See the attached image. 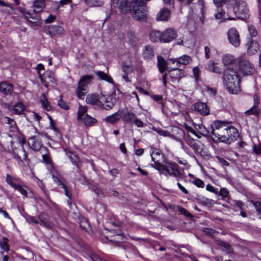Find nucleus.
<instances>
[{
	"mask_svg": "<svg viewBox=\"0 0 261 261\" xmlns=\"http://www.w3.org/2000/svg\"><path fill=\"white\" fill-rule=\"evenodd\" d=\"M14 112L17 114H20L24 110V106L22 103H17L14 107Z\"/></svg>",
	"mask_w": 261,
	"mask_h": 261,
	"instance_id": "43",
	"label": "nucleus"
},
{
	"mask_svg": "<svg viewBox=\"0 0 261 261\" xmlns=\"http://www.w3.org/2000/svg\"><path fill=\"white\" fill-rule=\"evenodd\" d=\"M111 5L118 8L121 13L126 14L129 12L127 0H111Z\"/></svg>",
	"mask_w": 261,
	"mask_h": 261,
	"instance_id": "16",
	"label": "nucleus"
},
{
	"mask_svg": "<svg viewBox=\"0 0 261 261\" xmlns=\"http://www.w3.org/2000/svg\"><path fill=\"white\" fill-rule=\"evenodd\" d=\"M20 12L24 15L29 21L31 27L39 26L42 24L41 17L37 12L31 13L25 9L20 8Z\"/></svg>",
	"mask_w": 261,
	"mask_h": 261,
	"instance_id": "10",
	"label": "nucleus"
},
{
	"mask_svg": "<svg viewBox=\"0 0 261 261\" xmlns=\"http://www.w3.org/2000/svg\"><path fill=\"white\" fill-rule=\"evenodd\" d=\"M172 65V62H170L169 60L168 63H166L163 57H158V66L161 72L163 73L167 69V66H170Z\"/></svg>",
	"mask_w": 261,
	"mask_h": 261,
	"instance_id": "26",
	"label": "nucleus"
},
{
	"mask_svg": "<svg viewBox=\"0 0 261 261\" xmlns=\"http://www.w3.org/2000/svg\"><path fill=\"white\" fill-rule=\"evenodd\" d=\"M206 91L212 96H215L216 93V90L215 89L209 87H206Z\"/></svg>",
	"mask_w": 261,
	"mask_h": 261,
	"instance_id": "57",
	"label": "nucleus"
},
{
	"mask_svg": "<svg viewBox=\"0 0 261 261\" xmlns=\"http://www.w3.org/2000/svg\"><path fill=\"white\" fill-rule=\"evenodd\" d=\"M193 182L198 188H203L204 186L203 181L199 178H196Z\"/></svg>",
	"mask_w": 261,
	"mask_h": 261,
	"instance_id": "52",
	"label": "nucleus"
},
{
	"mask_svg": "<svg viewBox=\"0 0 261 261\" xmlns=\"http://www.w3.org/2000/svg\"><path fill=\"white\" fill-rule=\"evenodd\" d=\"M199 130L198 133L203 136L208 137L211 135L210 131L202 124H198L196 127Z\"/></svg>",
	"mask_w": 261,
	"mask_h": 261,
	"instance_id": "38",
	"label": "nucleus"
},
{
	"mask_svg": "<svg viewBox=\"0 0 261 261\" xmlns=\"http://www.w3.org/2000/svg\"><path fill=\"white\" fill-rule=\"evenodd\" d=\"M212 53V48H211L208 46H207L204 47L205 57L206 59H208L211 57Z\"/></svg>",
	"mask_w": 261,
	"mask_h": 261,
	"instance_id": "46",
	"label": "nucleus"
},
{
	"mask_svg": "<svg viewBox=\"0 0 261 261\" xmlns=\"http://www.w3.org/2000/svg\"><path fill=\"white\" fill-rule=\"evenodd\" d=\"M203 232L207 235H213L215 233V231L214 229L208 228H204Z\"/></svg>",
	"mask_w": 261,
	"mask_h": 261,
	"instance_id": "62",
	"label": "nucleus"
},
{
	"mask_svg": "<svg viewBox=\"0 0 261 261\" xmlns=\"http://www.w3.org/2000/svg\"><path fill=\"white\" fill-rule=\"evenodd\" d=\"M222 63L225 66H228V67H232L233 66L237 67V62L234 57L230 55H225L222 58Z\"/></svg>",
	"mask_w": 261,
	"mask_h": 261,
	"instance_id": "21",
	"label": "nucleus"
},
{
	"mask_svg": "<svg viewBox=\"0 0 261 261\" xmlns=\"http://www.w3.org/2000/svg\"><path fill=\"white\" fill-rule=\"evenodd\" d=\"M248 30H249L250 35L252 37H255L257 35V31H256L255 28L254 26H253V25L249 26Z\"/></svg>",
	"mask_w": 261,
	"mask_h": 261,
	"instance_id": "53",
	"label": "nucleus"
},
{
	"mask_svg": "<svg viewBox=\"0 0 261 261\" xmlns=\"http://www.w3.org/2000/svg\"><path fill=\"white\" fill-rule=\"evenodd\" d=\"M161 36L162 32L158 30H152L149 34V39L153 42H161Z\"/></svg>",
	"mask_w": 261,
	"mask_h": 261,
	"instance_id": "28",
	"label": "nucleus"
},
{
	"mask_svg": "<svg viewBox=\"0 0 261 261\" xmlns=\"http://www.w3.org/2000/svg\"><path fill=\"white\" fill-rule=\"evenodd\" d=\"M13 90V85L7 82L0 83V91L5 95H11Z\"/></svg>",
	"mask_w": 261,
	"mask_h": 261,
	"instance_id": "23",
	"label": "nucleus"
},
{
	"mask_svg": "<svg viewBox=\"0 0 261 261\" xmlns=\"http://www.w3.org/2000/svg\"><path fill=\"white\" fill-rule=\"evenodd\" d=\"M234 16L244 19L249 16V10L247 7L246 3L244 1H239L236 6L233 7Z\"/></svg>",
	"mask_w": 261,
	"mask_h": 261,
	"instance_id": "11",
	"label": "nucleus"
},
{
	"mask_svg": "<svg viewBox=\"0 0 261 261\" xmlns=\"http://www.w3.org/2000/svg\"><path fill=\"white\" fill-rule=\"evenodd\" d=\"M184 127L188 132L193 135H196V132L192 127L188 125L187 124H185Z\"/></svg>",
	"mask_w": 261,
	"mask_h": 261,
	"instance_id": "63",
	"label": "nucleus"
},
{
	"mask_svg": "<svg viewBox=\"0 0 261 261\" xmlns=\"http://www.w3.org/2000/svg\"><path fill=\"white\" fill-rule=\"evenodd\" d=\"M177 37V33L175 29L169 28L162 32L161 43H170Z\"/></svg>",
	"mask_w": 261,
	"mask_h": 261,
	"instance_id": "13",
	"label": "nucleus"
},
{
	"mask_svg": "<svg viewBox=\"0 0 261 261\" xmlns=\"http://www.w3.org/2000/svg\"><path fill=\"white\" fill-rule=\"evenodd\" d=\"M205 68L206 70L214 73L217 74H221L222 73V69L219 67L216 66L215 62L213 61H210Z\"/></svg>",
	"mask_w": 261,
	"mask_h": 261,
	"instance_id": "29",
	"label": "nucleus"
},
{
	"mask_svg": "<svg viewBox=\"0 0 261 261\" xmlns=\"http://www.w3.org/2000/svg\"><path fill=\"white\" fill-rule=\"evenodd\" d=\"M39 77L41 82L47 88L49 83H53L55 81L53 74L50 71H46L43 74L39 73Z\"/></svg>",
	"mask_w": 261,
	"mask_h": 261,
	"instance_id": "20",
	"label": "nucleus"
},
{
	"mask_svg": "<svg viewBox=\"0 0 261 261\" xmlns=\"http://www.w3.org/2000/svg\"><path fill=\"white\" fill-rule=\"evenodd\" d=\"M93 76L91 75H85L81 78L75 90L77 97L79 98L84 99L85 95L88 92V86L91 84Z\"/></svg>",
	"mask_w": 261,
	"mask_h": 261,
	"instance_id": "5",
	"label": "nucleus"
},
{
	"mask_svg": "<svg viewBox=\"0 0 261 261\" xmlns=\"http://www.w3.org/2000/svg\"><path fill=\"white\" fill-rule=\"evenodd\" d=\"M58 105L62 108L65 109V110H67L69 109V107L67 106V105L65 102H64L62 99H60V100H59Z\"/></svg>",
	"mask_w": 261,
	"mask_h": 261,
	"instance_id": "59",
	"label": "nucleus"
},
{
	"mask_svg": "<svg viewBox=\"0 0 261 261\" xmlns=\"http://www.w3.org/2000/svg\"><path fill=\"white\" fill-rule=\"evenodd\" d=\"M121 117V111L117 112L116 113L109 116L106 118L105 120L107 122L114 124L117 122Z\"/></svg>",
	"mask_w": 261,
	"mask_h": 261,
	"instance_id": "33",
	"label": "nucleus"
},
{
	"mask_svg": "<svg viewBox=\"0 0 261 261\" xmlns=\"http://www.w3.org/2000/svg\"><path fill=\"white\" fill-rule=\"evenodd\" d=\"M16 180V178L11 176L9 174H7L6 175V182L10 185L12 188H14L17 184L14 183L13 181Z\"/></svg>",
	"mask_w": 261,
	"mask_h": 261,
	"instance_id": "44",
	"label": "nucleus"
},
{
	"mask_svg": "<svg viewBox=\"0 0 261 261\" xmlns=\"http://www.w3.org/2000/svg\"><path fill=\"white\" fill-rule=\"evenodd\" d=\"M227 38L230 44L234 47H238L240 44V35L234 28L229 29L227 32Z\"/></svg>",
	"mask_w": 261,
	"mask_h": 261,
	"instance_id": "14",
	"label": "nucleus"
},
{
	"mask_svg": "<svg viewBox=\"0 0 261 261\" xmlns=\"http://www.w3.org/2000/svg\"><path fill=\"white\" fill-rule=\"evenodd\" d=\"M40 101L42 103L43 108L46 111H49L51 110V106L48 101L45 94H42L40 96Z\"/></svg>",
	"mask_w": 261,
	"mask_h": 261,
	"instance_id": "35",
	"label": "nucleus"
},
{
	"mask_svg": "<svg viewBox=\"0 0 261 261\" xmlns=\"http://www.w3.org/2000/svg\"><path fill=\"white\" fill-rule=\"evenodd\" d=\"M1 248L4 251H8L9 250V245L8 244V239L6 237H3L1 242Z\"/></svg>",
	"mask_w": 261,
	"mask_h": 261,
	"instance_id": "42",
	"label": "nucleus"
},
{
	"mask_svg": "<svg viewBox=\"0 0 261 261\" xmlns=\"http://www.w3.org/2000/svg\"><path fill=\"white\" fill-rule=\"evenodd\" d=\"M206 189L208 191L211 192L212 193L217 194L218 193V190L216 189L211 184H207L206 186Z\"/></svg>",
	"mask_w": 261,
	"mask_h": 261,
	"instance_id": "54",
	"label": "nucleus"
},
{
	"mask_svg": "<svg viewBox=\"0 0 261 261\" xmlns=\"http://www.w3.org/2000/svg\"><path fill=\"white\" fill-rule=\"evenodd\" d=\"M192 109L203 116H206L210 114V110L204 102H197L192 105Z\"/></svg>",
	"mask_w": 261,
	"mask_h": 261,
	"instance_id": "17",
	"label": "nucleus"
},
{
	"mask_svg": "<svg viewBox=\"0 0 261 261\" xmlns=\"http://www.w3.org/2000/svg\"><path fill=\"white\" fill-rule=\"evenodd\" d=\"M71 2V0H61L59 2V3H60L59 5L57 6V9H58L59 8L60 6H63L65 5H67V4H70ZM57 5H58V4Z\"/></svg>",
	"mask_w": 261,
	"mask_h": 261,
	"instance_id": "61",
	"label": "nucleus"
},
{
	"mask_svg": "<svg viewBox=\"0 0 261 261\" xmlns=\"http://www.w3.org/2000/svg\"><path fill=\"white\" fill-rule=\"evenodd\" d=\"M134 69V67L132 64L128 62H124L122 64V70L124 73L129 74L131 73Z\"/></svg>",
	"mask_w": 261,
	"mask_h": 261,
	"instance_id": "36",
	"label": "nucleus"
},
{
	"mask_svg": "<svg viewBox=\"0 0 261 261\" xmlns=\"http://www.w3.org/2000/svg\"><path fill=\"white\" fill-rule=\"evenodd\" d=\"M253 150L256 154H261V144H259L257 146H254Z\"/></svg>",
	"mask_w": 261,
	"mask_h": 261,
	"instance_id": "64",
	"label": "nucleus"
},
{
	"mask_svg": "<svg viewBox=\"0 0 261 261\" xmlns=\"http://www.w3.org/2000/svg\"><path fill=\"white\" fill-rule=\"evenodd\" d=\"M254 105L249 110L247 111L245 113L247 115H257L259 113V110L257 109V107L259 104L260 98L257 94H255L253 96Z\"/></svg>",
	"mask_w": 261,
	"mask_h": 261,
	"instance_id": "22",
	"label": "nucleus"
},
{
	"mask_svg": "<svg viewBox=\"0 0 261 261\" xmlns=\"http://www.w3.org/2000/svg\"><path fill=\"white\" fill-rule=\"evenodd\" d=\"M178 165L175 163H168L166 166L160 164V168L163 171L165 172L166 175H169L174 177L177 181L179 179H182L185 177V175L179 171Z\"/></svg>",
	"mask_w": 261,
	"mask_h": 261,
	"instance_id": "6",
	"label": "nucleus"
},
{
	"mask_svg": "<svg viewBox=\"0 0 261 261\" xmlns=\"http://www.w3.org/2000/svg\"><path fill=\"white\" fill-rule=\"evenodd\" d=\"M144 58L147 59L151 58L154 56L153 48L150 46H146L143 51Z\"/></svg>",
	"mask_w": 261,
	"mask_h": 261,
	"instance_id": "39",
	"label": "nucleus"
},
{
	"mask_svg": "<svg viewBox=\"0 0 261 261\" xmlns=\"http://www.w3.org/2000/svg\"><path fill=\"white\" fill-rule=\"evenodd\" d=\"M253 205L258 214H261V202H256L253 203Z\"/></svg>",
	"mask_w": 261,
	"mask_h": 261,
	"instance_id": "58",
	"label": "nucleus"
},
{
	"mask_svg": "<svg viewBox=\"0 0 261 261\" xmlns=\"http://www.w3.org/2000/svg\"><path fill=\"white\" fill-rule=\"evenodd\" d=\"M56 16L53 15H49L48 17L44 20L46 23H50L54 22L56 19Z\"/></svg>",
	"mask_w": 261,
	"mask_h": 261,
	"instance_id": "56",
	"label": "nucleus"
},
{
	"mask_svg": "<svg viewBox=\"0 0 261 261\" xmlns=\"http://www.w3.org/2000/svg\"><path fill=\"white\" fill-rule=\"evenodd\" d=\"M227 127V123L224 121H215L211 125V136L215 137L218 140V135H221L224 131V128Z\"/></svg>",
	"mask_w": 261,
	"mask_h": 261,
	"instance_id": "12",
	"label": "nucleus"
},
{
	"mask_svg": "<svg viewBox=\"0 0 261 261\" xmlns=\"http://www.w3.org/2000/svg\"><path fill=\"white\" fill-rule=\"evenodd\" d=\"M129 12L135 19L144 20L147 17L148 8L143 0H135L132 3L131 8L129 7Z\"/></svg>",
	"mask_w": 261,
	"mask_h": 261,
	"instance_id": "3",
	"label": "nucleus"
},
{
	"mask_svg": "<svg viewBox=\"0 0 261 261\" xmlns=\"http://www.w3.org/2000/svg\"><path fill=\"white\" fill-rule=\"evenodd\" d=\"M240 73L243 75H251L254 72L253 65L248 61L244 59H240L237 62L236 67Z\"/></svg>",
	"mask_w": 261,
	"mask_h": 261,
	"instance_id": "9",
	"label": "nucleus"
},
{
	"mask_svg": "<svg viewBox=\"0 0 261 261\" xmlns=\"http://www.w3.org/2000/svg\"><path fill=\"white\" fill-rule=\"evenodd\" d=\"M28 144L31 148L35 151H38L42 146L40 138L38 136H33L29 138Z\"/></svg>",
	"mask_w": 261,
	"mask_h": 261,
	"instance_id": "19",
	"label": "nucleus"
},
{
	"mask_svg": "<svg viewBox=\"0 0 261 261\" xmlns=\"http://www.w3.org/2000/svg\"><path fill=\"white\" fill-rule=\"evenodd\" d=\"M219 194L221 195L223 198H226L229 195V191L227 189L223 188H221L220 190L219 191Z\"/></svg>",
	"mask_w": 261,
	"mask_h": 261,
	"instance_id": "50",
	"label": "nucleus"
},
{
	"mask_svg": "<svg viewBox=\"0 0 261 261\" xmlns=\"http://www.w3.org/2000/svg\"><path fill=\"white\" fill-rule=\"evenodd\" d=\"M225 86L229 93L237 94L240 91V75L236 70L232 67H227L223 75Z\"/></svg>",
	"mask_w": 261,
	"mask_h": 261,
	"instance_id": "1",
	"label": "nucleus"
},
{
	"mask_svg": "<svg viewBox=\"0 0 261 261\" xmlns=\"http://www.w3.org/2000/svg\"><path fill=\"white\" fill-rule=\"evenodd\" d=\"M87 107L80 105L77 111V120L83 122L86 126H91L94 125L97 120L87 114Z\"/></svg>",
	"mask_w": 261,
	"mask_h": 261,
	"instance_id": "8",
	"label": "nucleus"
},
{
	"mask_svg": "<svg viewBox=\"0 0 261 261\" xmlns=\"http://www.w3.org/2000/svg\"><path fill=\"white\" fill-rule=\"evenodd\" d=\"M68 153L69 158L72 164H74L76 166H78L80 163L79 158L76 155V154L73 152H71L70 151H68Z\"/></svg>",
	"mask_w": 261,
	"mask_h": 261,
	"instance_id": "40",
	"label": "nucleus"
},
{
	"mask_svg": "<svg viewBox=\"0 0 261 261\" xmlns=\"http://www.w3.org/2000/svg\"><path fill=\"white\" fill-rule=\"evenodd\" d=\"M178 211L182 214L184 215L185 216L191 218L193 217L192 215L190 214L188 211H187L185 208L179 206L178 207Z\"/></svg>",
	"mask_w": 261,
	"mask_h": 261,
	"instance_id": "47",
	"label": "nucleus"
},
{
	"mask_svg": "<svg viewBox=\"0 0 261 261\" xmlns=\"http://www.w3.org/2000/svg\"><path fill=\"white\" fill-rule=\"evenodd\" d=\"M121 118L122 120L130 124H135L138 127H144L146 124L140 119H138L136 115L128 109H124L121 111Z\"/></svg>",
	"mask_w": 261,
	"mask_h": 261,
	"instance_id": "7",
	"label": "nucleus"
},
{
	"mask_svg": "<svg viewBox=\"0 0 261 261\" xmlns=\"http://www.w3.org/2000/svg\"><path fill=\"white\" fill-rule=\"evenodd\" d=\"M170 16V12L167 8L162 9L156 15V19L158 21H167Z\"/></svg>",
	"mask_w": 261,
	"mask_h": 261,
	"instance_id": "25",
	"label": "nucleus"
},
{
	"mask_svg": "<svg viewBox=\"0 0 261 261\" xmlns=\"http://www.w3.org/2000/svg\"><path fill=\"white\" fill-rule=\"evenodd\" d=\"M4 120L5 122L9 125L11 131H15L16 129V124L13 119L9 117H5Z\"/></svg>",
	"mask_w": 261,
	"mask_h": 261,
	"instance_id": "37",
	"label": "nucleus"
},
{
	"mask_svg": "<svg viewBox=\"0 0 261 261\" xmlns=\"http://www.w3.org/2000/svg\"><path fill=\"white\" fill-rule=\"evenodd\" d=\"M94 73L100 80L105 81L109 83H113V79L106 73L98 70L94 71Z\"/></svg>",
	"mask_w": 261,
	"mask_h": 261,
	"instance_id": "31",
	"label": "nucleus"
},
{
	"mask_svg": "<svg viewBox=\"0 0 261 261\" xmlns=\"http://www.w3.org/2000/svg\"><path fill=\"white\" fill-rule=\"evenodd\" d=\"M214 16L216 19L221 20V21L227 20V15L224 7L223 8L218 7L217 12L214 14Z\"/></svg>",
	"mask_w": 261,
	"mask_h": 261,
	"instance_id": "27",
	"label": "nucleus"
},
{
	"mask_svg": "<svg viewBox=\"0 0 261 261\" xmlns=\"http://www.w3.org/2000/svg\"><path fill=\"white\" fill-rule=\"evenodd\" d=\"M128 43L132 46H136L139 41V38L134 32L130 31L127 33Z\"/></svg>",
	"mask_w": 261,
	"mask_h": 261,
	"instance_id": "32",
	"label": "nucleus"
},
{
	"mask_svg": "<svg viewBox=\"0 0 261 261\" xmlns=\"http://www.w3.org/2000/svg\"><path fill=\"white\" fill-rule=\"evenodd\" d=\"M86 102L88 104L95 105L106 110L112 108L115 104V100L111 96H106L102 93L99 95L88 94L86 97Z\"/></svg>",
	"mask_w": 261,
	"mask_h": 261,
	"instance_id": "2",
	"label": "nucleus"
},
{
	"mask_svg": "<svg viewBox=\"0 0 261 261\" xmlns=\"http://www.w3.org/2000/svg\"><path fill=\"white\" fill-rule=\"evenodd\" d=\"M14 189L18 191L24 196H27V191L24 189H23L20 185H17Z\"/></svg>",
	"mask_w": 261,
	"mask_h": 261,
	"instance_id": "51",
	"label": "nucleus"
},
{
	"mask_svg": "<svg viewBox=\"0 0 261 261\" xmlns=\"http://www.w3.org/2000/svg\"><path fill=\"white\" fill-rule=\"evenodd\" d=\"M64 29L60 25H50L48 26L47 32L51 36H58L64 34Z\"/></svg>",
	"mask_w": 261,
	"mask_h": 261,
	"instance_id": "18",
	"label": "nucleus"
},
{
	"mask_svg": "<svg viewBox=\"0 0 261 261\" xmlns=\"http://www.w3.org/2000/svg\"><path fill=\"white\" fill-rule=\"evenodd\" d=\"M260 47L256 42L252 41L249 46V50L252 54L257 52L259 50Z\"/></svg>",
	"mask_w": 261,
	"mask_h": 261,
	"instance_id": "41",
	"label": "nucleus"
},
{
	"mask_svg": "<svg viewBox=\"0 0 261 261\" xmlns=\"http://www.w3.org/2000/svg\"><path fill=\"white\" fill-rule=\"evenodd\" d=\"M170 62H172V65H175L178 68L182 65H187L192 62L191 58L187 55H184L179 58L169 59Z\"/></svg>",
	"mask_w": 261,
	"mask_h": 261,
	"instance_id": "15",
	"label": "nucleus"
},
{
	"mask_svg": "<svg viewBox=\"0 0 261 261\" xmlns=\"http://www.w3.org/2000/svg\"><path fill=\"white\" fill-rule=\"evenodd\" d=\"M103 4L102 0H93L91 5L93 7H99Z\"/></svg>",
	"mask_w": 261,
	"mask_h": 261,
	"instance_id": "55",
	"label": "nucleus"
},
{
	"mask_svg": "<svg viewBox=\"0 0 261 261\" xmlns=\"http://www.w3.org/2000/svg\"><path fill=\"white\" fill-rule=\"evenodd\" d=\"M39 220L41 222L40 225H43L46 227H49V225L46 220L44 214H41L39 216Z\"/></svg>",
	"mask_w": 261,
	"mask_h": 261,
	"instance_id": "45",
	"label": "nucleus"
},
{
	"mask_svg": "<svg viewBox=\"0 0 261 261\" xmlns=\"http://www.w3.org/2000/svg\"><path fill=\"white\" fill-rule=\"evenodd\" d=\"M229 0H213L214 4L217 7H221L223 4L228 2Z\"/></svg>",
	"mask_w": 261,
	"mask_h": 261,
	"instance_id": "49",
	"label": "nucleus"
},
{
	"mask_svg": "<svg viewBox=\"0 0 261 261\" xmlns=\"http://www.w3.org/2000/svg\"><path fill=\"white\" fill-rule=\"evenodd\" d=\"M171 69L169 71V76L172 79V81H175L181 77L182 70L179 69V68L176 66L174 67H169Z\"/></svg>",
	"mask_w": 261,
	"mask_h": 261,
	"instance_id": "24",
	"label": "nucleus"
},
{
	"mask_svg": "<svg viewBox=\"0 0 261 261\" xmlns=\"http://www.w3.org/2000/svg\"><path fill=\"white\" fill-rule=\"evenodd\" d=\"M45 7L44 0H35L33 2L34 12L39 13L41 12Z\"/></svg>",
	"mask_w": 261,
	"mask_h": 261,
	"instance_id": "30",
	"label": "nucleus"
},
{
	"mask_svg": "<svg viewBox=\"0 0 261 261\" xmlns=\"http://www.w3.org/2000/svg\"><path fill=\"white\" fill-rule=\"evenodd\" d=\"M155 155H157V156H160L161 155V154L160 153V152L159 151H153L152 152V154H151L152 161L153 162H154V163L155 164H156V165L159 167L160 166V164H161L158 162V161L156 160V159L155 158Z\"/></svg>",
	"mask_w": 261,
	"mask_h": 261,
	"instance_id": "48",
	"label": "nucleus"
},
{
	"mask_svg": "<svg viewBox=\"0 0 261 261\" xmlns=\"http://www.w3.org/2000/svg\"><path fill=\"white\" fill-rule=\"evenodd\" d=\"M218 141L227 144H230L237 140L239 136L238 130L232 126H228L224 128V131L221 135H218Z\"/></svg>",
	"mask_w": 261,
	"mask_h": 261,
	"instance_id": "4",
	"label": "nucleus"
},
{
	"mask_svg": "<svg viewBox=\"0 0 261 261\" xmlns=\"http://www.w3.org/2000/svg\"><path fill=\"white\" fill-rule=\"evenodd\" d=\"M225 8L226 11V14L227 15V19L229 20H234V17L233 16V8H232V6L229 4H227V5L224 7Z\"/></svg>",
	"mask_w": 261,
	"mask_h": 261,
	"instance_id": "34",
	"label": "nucleus"
},
{
	"mask_svg": "<svg viewBox=\"0 0 261 261\" xmlns=\"http://www.w3.org/2000/svg\"><path fill=\"white\" fill-rule=\"evenodd\" d=\"M21 152H22V155H23V158L22 159H21L20 156L19 155H16L15 156V158L17 159H18V160H20L21 162H23V160H26L27 159V153L23 149H22L21 150Z\"/></svg>",
	"mask_w": 261,
	"mask_h": 261,
	"instance_id": "60",
	"label": "nucleus"
}]
</instances>
